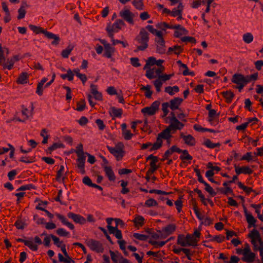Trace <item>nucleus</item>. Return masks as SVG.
<instances>
[{
  "mask_svg": "<svg viewBox=\"0 0 263 263\" xmlns=\"http://www.w3.org/2000/svg\"><path fill=\"white\" fill-rule=\"evenodd\" d=\"M135 41L139 44L135 51H143L148 47L149 34L144 28H141L139 34L136 37Z\"/></svg>",
  "mask_w": 263,
  "mask_h": 263,
  "instance_id": "1",
  "label": "nucleus"
},
{
  "mask_svg": "<svg viewBox=\"0 0 263 263\" xmlns=\"http://www.w3.org/2000/svg\"><path fill=\"white\" fill-rule=\"evenodd\" d=\"M30 29L34 32L38 34L39 33H43L48 39H53V41L52 42V44L54 45H57L59 43L60 37L52 33L48 32L47 30L43 29L40 27H37L33 25H30L29 26Z\"/></svg>",
  "mask_w": 263,
  "mask_h": 263,
  "instance_id": "2",
  "label": "nucleus"
},
{
  "mask_svg": "<svg viewBox=\"0 0 263 263\" xmlns=\"http://www.w3.org/2000/svg\"><path fill=\"white\" fill-rule=\"evenodd\" d=\"M107 147L109 152L116 157L118 160H119V156H120L121 158L123 157L124 152L123 151L124 145L122 142L118 143L115 147H111L108 146Z\"/></svg>",
  "mask_w": 263,
  "mask_h": 263,
  "instance_id": "3",
  "label": "nucleus"
},
{
  "mask_svg": "<svg viewBox=\"0 0 263 263\" xmlns=\"http://www.w3.org/2000/svg\"><path fill=\"white\" fill-rule=\"evenodd\" d=\"M160 102L159 101L154 102L150 106L146 107L141 109V112L148 116L154 115L159 109Z\"/></svg>",
  "mask_w": 263,
  "mask_h": 263,
  "instance_id": "4",
  "label": "nucleus"
},
{
  "mask_svg": "<svg viewBox=\"0 0 263 263\" xmlns=\"http://www.w3.org/2000/svg\"><path fill=\"white\" fill-rule=\"evenodd\" d=\"M86 244L91 250L97 253H102L104 250L102 244L100 241L95 239H91L87 240Z\"/></svg>",
  "mask_w": 263,
  "mask_h": 263,
  "instance_id": "5",
  "label": "nucleus"
},
{
  "mask_svg": "<svg viewBox=\"0 0 263 263\" xmlns=\"http://www.w3.org/2000/svg\"><path fill=\"white\" fill-rule=\"evenodd\" d=\"M120 16L124 20L128 22L130 24H134L133 18L135 14L133 13L129 9H125L120 12Z\"/></svg>",
  "mask_w": 263,
  "mask_h": 263,
  "instance_id": "6",
  "label": "nucleus"
},
{
  "mask_svg": "<svg viewBox=\"0 0 263 263\" xmlns=\"http://www.w3.org/2000/svg\"><path fill=\"white\" fill-rule=\"evenodd\" d=\"M109 253L113 263H119V262L120 263H123V260L126 259L124 258L118 251L115 252L111 250H109Z\"/></svg>",
  "mask_w": 263,
  "mask_h": 263,
  "instance_id": "7",
  "label": "nucleus"
},
{
  "mask_svg": "<svg viewBox=\"0 0 263 263\" xmlns=\"http://www.w3.org/2000/svg\"><path fill=\"white\" fill-rule=\"evenodd\" d=\"M67 216L71 218L75 222L81 224H83L86 222V219L82 216L74 214L73 213H69Z\"/></svg>",
  "mask_w": 263,
  "mask_h": 263,
  "instance_id": "8",
  "label": "nucleus"
},
{
  "mask_svg": "<svg viewBox=\"0 0 263 263\" xmlns=\"http://www.w3.org/2000/svg\"><path fill=\"white\" fill-rule=\"evenodd\" d=\"M183 101V99L180 98H175L173 99H172L170 101V107L172 110H174L175 109H180L179 108V105L181 104Z\"/></svg>",
  "mask_w": 263,
  "mask_h": 263,
  "instance_id": "9",
  "label": "nucleus"
},
{
  "mask_svg": "<svg viewBox=\"0 0 263 263\" xmlns=\"http://www.w3.org/2000/svg\"><path fill=\"white\" fill-rule=\"evenodd\" d=\"M85 160V156H78V159H77V167L80 170V172L82 174H85V171L84 169Z\"/></svg>",
  "mask_w": 263,
  "mask_h": 263,
  "instance_id": "10",
  "label": "nucleus"
},
{
  "mask_svg": "<svg viewBox=\"0 0 263 263\" xmlns=\"http://www.w3.org/2000/svg\"><path fill=\"white\" fill-rule=\"evenodd\" d=\"M108 230L110 234L115 235L116 237L118 239H121L122 238V234L121 231L119 230L117 226L112 227L109 226L107 227Z\"/></svg>",
  "mask_w": 263,
  "mask_h": 263,
  "instance_id": "11",
  "label": "nucleus"
},
{
  "mask_svg": "<svg viewBox=\"0 0 263 263\" xmlns=\"http://www.w3.org/2000/svg\"><path fill=\"white\" fill-rule=\"evenodd\" d=\"M102 166L104 168V171L105 173V174L108 177L109 180L111 181H114L116 179V177L111 167L106 165H102Z\"/></svg>",
  "mask_w": 263,
  "mask_h": 263,
  "instance_id": "12",
  "label": "nucleus"
},
{
  "mask_svg": "<svg viewBox=\"0 0 263 263\" xmlns=\"http://www.w3.org/2000/svg\"><path fill=\"white\" fill-rule=\"evenodd\" d=\"M235 172L237 175H239L241 173L246 174H251L253 172V171L249 166H243L239 167L235 164L234 165Z\"/></svg>",
  "mask_w": 263,
  "mask_h": 263,
  "instance_id": "13",
  "label": "nucleus"
},
{
  "mask_svg": "<svg viewBox=\"0 0 263 263\" xmlns=\"http://www.w3.org/2000/svg\"><path fill=\"white\" fill-rule=\"evenodd\" d=\"M256 255L255 254L250 252L249 253H243V256L241 257V260L247 263H251L255 260Z\"/></svg>",
  "mask_w": 263,
  "mask_h": 263,
  "instance_id": "14",
  "label": "nucleus"
},
{
  "mask_svg": "<svg viewBox=\"0 0 263 263\" xmlns=\"http://www.w3.org/2000/svg\"><path fill=\"white\" fill-rule=\"evenodd\" d=\"M176 230V226L174 224H170L166 227L163 228L162 231L158 230L157 232L161 233L162 232H164L166 235L171 234Z\"/></svg>",
  "mask_w": 263,
  "mask_h": 263,
  "instance_id": "15",
  "label": "nucleus"
},
{
  "mask_svg": "<svg viewBox=\"0 0 263 263\" xmlns=\"http://www.w3.org/2000/svg\"><path fill=\"white\" fill-rule=\"evenodd\" d=\"M232 82L236 84L245 83L244 76L242 74L235 73L232 77Z\"/></svg>",
  "mask_w": 263,
  "mask_h": 263,
  "instance_id": "16",
  "label": "nucleus"
},
{
  "mask_svg": "<svg viewBox=\"0 0 263 263\" xmlns=\"http://www.w3.org/2000/svg\"><path fill=\"white\" fill-rule=\"evenodd\" d=\"M124 22L121 19L117 20L115 23L111 26V29L114 30L115 32H117L118 29H121L122 26H125Z\"/></svg>",
  "mask_w": 263,
  "mask_h": 263,
  "instance_id": "17",
  "label": "nucleus"
},
{
  "mask_svg": "<svg viewBox=\"0 0 263 263\" xmlns=\"http://www.w3.org/2000/svg\"><path fill=\"white\" fill-rule=\"evenodd\" d=\"M91 92L93 94L94 98L97 100H102V96L101 92H99L97 89V86L94 84L90 85Z\"/></svg>",
  "mask_w": 263,
  "mask_h": 263,
  "instance_id": "18",
  "label": "nucleus"
},
{
  "mask_svg": "<svg viewBox=\"0 0 263 263\" xmlns=\"http://www.w3.org/2000/svg\"><path fill=\"white\" fill-rule=\"evenodd\" d=\"M171 129L168 126L161 133H159V135H160L163 139L168 140L172 137V135H171Z\"/></svg>",
  "mask_w": 263,
  "mask_h": 263,
  "instance_id": "19",
  "label": "nucleus"
},
{
  "mask_svg": "<svg viewBox=\"0 0 263 263\" xmlns=\"http://www.w3.org/2000/svg\"><path fill=\"white\" fill-rule=\"evenodd\" d=\"M246 220L248 223V228H250L252 227H256L255 223L256 222V220L255 218L251 214L249 215H247L246 216Z\"/></svg>",
  "mask_w": 263,
  "mask_h": 263,
  "instance_id": "20",
  "label": "nucleus"
},
{
  "mask_svg": "<svg viewBox=\"0 0 263 263\" xmlns=\"http://www.w3.org/2000/svg\"><path fill=\"white\" fill-rule=\"evenodd\" d=\"M223 97L226 99V101L227 103H229L231 102L233 98L234 97V94L231 91H226L221 92Z\"/></svg>",
  "mask_w": 263,
  "mask_h": 263,
  "instance_id": "21",
  "label": "nucleus"
},
{
  "mask_svg": "<svg viewBox=\"0 0 263 263\" xmlns=\"http://www.w3.org/2000/svg\"><path fill=\"white\" fill-rule=\"evenodd\" d=\"M115 51V48L112 47L110 45H108L104 47V56L110 58L111 57V54Z\"/></svg>",
  "mask_w": 263,
  "mask_h": 263,
  "instance_id": "22",
  "label": "nucleus"
},
{
  "mask_svg": "<svg viewBox=\"0 0 263 263\" xmlns=\"http://www.w3.org/2000/svg\"><path fill=\"white\" fill-rule=\"evenodd\" d=\"M177 244L182 247L190 246L191 245V243H188L186 242L185 237H184L183 235L181 234L178 236Z\"/></svg>",
  "mask_w": 263,
  "mask_h": 263,
  "instance_id": "23",
  "label": "nucleus"
},
{
  "mask_svg": "<svg viewBox=\"0 0 263 263\" xmlns=\"http://www.w3.org/2000/svg\"><path fill=\"white\" fill-rule=\"evenodd\" d=\"M28 74L27 72H22L17 78L16 82L18 84H25L27 83V79L28 78Z\"/></svg>",
  "mask_w": 263,
  "mask_h": 263,
  "instance_id": "24",
  "label": "nucleus"
},
{
  "mask_svg": "<svg viewBox=\"0 0 263 263\" xmlns=\"http://www.w3.org/2000/svg\"><path fill=\"white\" fill-rule=\"evenodd\" d=\"M27 6V5L26 2L22 3V5L21 6V7L18 10V15L17 16V19L21 20L25 17L26 14L25 7Z\"/></svg>",
  "mask_w": 263,
  "mask_h": 263,
  "instance_id": "25",
  "label": "nucleus"
},
{
  "mask_svg": "<svg viewBox=\"0 0 263 263\" xmlns=\"http://www.w3.org/2000/svg\"><path fill=\"white\" fill-rule=\"evenodd\" d=\"M184 138V141L186 144L190 146H194L195 145V139L191 135H188Z\"/></svg>",
  "mask_w": 263,
  "mask_h": 263,
  "instance_id": "26",
  "label": "nucleus"
},
{
  "mask_svg": "<svg viewBox=\"0 0 263 263\" xmlns=\"http://www.w3.org/2000/svg\"><path fill=\"white\" fill-rule=\"evenodd\" d=\"M260 235L259 232L257 230L254 229L248 234V237L251 239V241H256V239L259 238V236Z\"/></svg>",
  "mask_w": 263,
  "mask_h": 263,
  "instance_id": "27",
  "label": "nucleus"
},
{
  "mask_svg": "<svg viewBox=\"0 0 263 263\" xmlns=\"http://www.w3.org/2000/svg\"><path fill=\"white\" fill-rule=\"evenodd\" d=\"M185 240L187 243H191V246H197L198 240L196 238H194L193 236L190 234L186 235Z\"/></svg>",
  "mask_w": 263,
  "mask_h": 263,
  "instance_id": "28",
  "label": "nucleus"
},
{
  "mask_svg": "<svg viewBox=\"0 0 263 263\" xmlns=\"http://www.w3.org/2000/svg\"><path fill=\"white\" fill-rule=\"evenodd\" d=\"M172 51H174L175 54L179 55L182 51V49L181 46L175 45L168 48L167 54H170Z\"/></svg>",
  "mask_w": 263,
  "mask_h": 263,
  "instance_id": "29",
  "label": "nucleus"
},
{
  "mask_svg": "<svg viewBox=\"0 0 263 263\" xmlns=\"http://www.w3.org/2000/svg\"><path fill=\"white\" fill-rule=\"evenodd\" d=\"M74 74L73 71L70 69L67 70V73L62 74L61 75V77L62 79L64 80L67 79L68 81H71L73 79Z\"/></svg>",
  "mask_w": 263,
  "mask_h": 263,
  "instance_id": "30",
  "label": "nucleus"
},
{
  "mask_svg": "<svg viewBox=\"0 0 263 263\" xmlns=\"http://www.w3.org/2000/svg\"><path fill=\"white\" fill-rule=\"evenodd\" d=\"M258 78V73L256 72L251 75H247L246 77L244 76L245 84H247L251 81H256Z\"/></svg>",
  "mask_w": 263,
  "mask_h": 263,
  "instance_id": "31",
  "label": "nucleus"
},
{
  "mask_svg": "<svg viewBox=\"0 0 263 263\" xmlns=\"http://www.w3.org/2000/svg\"><path fill=\"white\" fill-rule=\"evenodd\" d=\"M181 153H182L183 155L180 156V159L181 160H191L193 159L192 156L189 155L188 151L186 149L182 150Z\"/></svg>",
  "mask_w": 263,
  "mask_h": 263,
  "instance_id": "32",
  "label": "nucleus"
},
{
  "mask_svg": "<svg viewBox=\"0 0 263 263\" xmlns=\"http://www.w3.org/2000/svg\"><path fill=\"white\" fill-rule=\"evenodd\" d=\"M151 86L149 85H147L145 86H142V87L141 88V90H146L145 96L147 98H151L153 93V91L151 90Z\"/></svg>",
  "mask_w": 263,
  "mask_h": 263,
  "instance_id": "33",
  "label": "nucleus"
},
{
  "mask_svg": "<svg viewBox=\"0 0 263 263\" xmlns=\"http://www.w3.org/2000/svg\"><path fill=\"white\" fill-rule=\"evenodd\" d=\"M144 220V219L142 216L137 215L133 220V222H134L136 227H137L138 225L141 227L143 224Z\"/></svg>",
  "mask_w": 263,
  "mask_h": 263,
  "instance_id": "34",
  "label": "nucleus"
},
{
  "mask_svg": "<svg viewBox=\"0 0 263 263\" xmlns=\"http://www.w3.org/2000/svg\"><path fill=\"white\" fill-rule=\"evenodd\" d=\"M73 48V46L72 45H69L67 48L63 50L61 52V55L64 58H67Z\"/></svg>",
  "mask_w": 263,
  "mask_h": 263,
  "instance_id": "35",
  "label": "nucleus"
},
{
  "mask_svg": "<svg viewBox=\"0 0 263 263\" xmlns=\"http://www.w3.org/2000/svg\"><path fill=\"white\" fill-rule=\"evenodd\" d=\"M243 41L247 44L251 43L253 40V36L251 33H246L243 35Z\"/></svg>",
  "mask_w": 263,
  "mask_h": 263,
  "instance_id": "36",
  "label": "nucleus"
},
{
  "mask_svg": "<svg viewBox=\"0 0 263 263\" xmlns=\"http://www.w3.org/2000/svg\"><path fill=\"white\" fill-rule=\"evenodd\" d=\"M77 154V156H85V153L83 150V146L82 143L79 144L76 147V149L74 151Z\"/></svg>",
  "mask_w": 263,
  "mask_h": 263,
  "instance_id": "37",
  "label": "nucleus"
},
{
  "mask_svg": "<svg viewBox=\"0 0 263 263\" xmlns=\"http://www.w3.org/2000/svg\"><path fill=\"white\" fill-rule=\"evenodd\" d=\"M158 161V160H154L150 162L151 167L148 170V173H154L159 168V166L156 164Z\"/></svg>",
  "mask_w": 263,
  "mask_h": 263,
  "instance_id": "38",
  "label": "nucleus"
},
{
  "mask_svg": "<svg viewBox=\"0 0 263 263\" xmlns=\"http://www.w3.org/2000/svg\"><path fill=\"white\" fill-rule=\"evenodd\" d=\"M133 5L138 10H142L143 9L142 0H134L133 2Z\"/></svg>",
  "mask_w": 263,
  "mask_h": 263,
  "instance_id": "39",
  "label": "nucleus"
},
{
  "mask_svg": "<svg viewBox=\"0 0 263 263\" xmlns=\"http://www.w3.org/2000/svg\"><path fill=\"white\" fill-rule=\"evenodd\" d=\"M237 184L238 186L242 189L247 194H249L251 192H254L251 187L246 186L241 182H238Z\"/></svg>",
  "mask_w": 263,
  "mask_h": 263,
  "instance_id": "40",
  "label": "nucleus"
},
{
  "mask_svg": "<svg viewBox=\"0 0 263 263\" xmlns=\"http://www.w3.org/2000/svg\"><path fill=\"white\" fill-rule=\"evenodd\" d=\"M112 114L115 117H121L122 114V109L121 108L117 109L115 107H111Z\"/></svg>",
  "mask_w": 263,
  "mask_h": 263,
  "instance_id": "41",
  "label": "nucleus"
},
{
  "mask_svg": "<svg viewBox=\"0 0 263 263\" xmlns=\"http://www.w3.org/2000/svg\"><path fill=\"white\" fill-rule=\"evenodd\" d=\"M157 205L158 202L153 198H149L145 202V205L147 207L156 206Z\"/></svg>",
  "mask_w": 263,
  "mask_h": 263,
  "instance_id": "42",
  "label": "nucleus"
},
{
  "mask_svg": "<svg viewBox=\"0 0 263 263\" xmlns=\"http://www.w3.org/2000/svg\"><path fill=\"white\" fill-rule=\"evenodd\" d=\"M188 33V31L184 28H181L179 30H176L174 32V36L176 37H179L181 35L183 34H187Z\"/></svg>",
  "mask_w": 263,
  "mask_h": 263,
  "instance_id": "43",
  "label": "nucleus"
},
{
  "mask_svg": "<svg viewBox=\"0 0 263 263\" xmlns=\"http://www.w3.org/2000/svg\"><path fill=\"white\" fill-rule=\"evenodd\" d=\"M133 236L136 239H137L140 240L145 241L149 237L148 235L141 234L137 233H135L133 234Z\"/></svg>",
  "mask_w": 263,
  "mask_h": 263,
  "instance_id": "44",
  "label": "nucleus"
},
{
  "mask_svg": "<svg viewBox=\"0 0 263 263\" xmlns=\"http://www.w3.org/2000/svg\"><path fill=\"white\" fill-rule=\"evenodd\" d=\"M179 122L180 121L178 120V119L175 120L173 121H171L168 127L171 129L172 130L175 131L177 130V128H176V127L177 128V127L178 126V125L179 124Z\"/></svg>",
  "mask_w": 263,
  "mask_h": 263,
  "instance_id": "45",
  "label": "nucleus"
},
{
  "mask_svg": "<svg viewBox=\"0 0 263 263\" xmlns=\"http://www.w3.org/2000/svg\"><path fill=\"white\" fill-rule=\"evenodd\" d=\"M216 190L224 195H228V193H230L233 195V190L230 187L227 186L225 189L223 188H217Z\"/></svg>",
  "mask_w": 263,
  "mask_h": 263,
  "instance_id": "46",
  "label": "nucleus"
},
{
  "mask_svg": "<svg viewBox=\"0 0 263 263\" xmlns=\"http://www.w3.org/2000/svg\"><path fill=\"white\" fill-rule=\"evenodd\" d=\"M170 106L169 103L168 102H165L162 103V110H163L164 112V115H163L162 117H165L166 116V115L168 114L169 110L168 109V107Z\"/></svg>",
  "mask_w": 263,
  "mask_h": 263,
  "instance_id": "47",
  "label": "nucleus"
},
{
  "mask_svg": "<svg viewBox=\"0 0 263 263\" xmlns=\"http://www.w3.org/2000/svg\"><path fill=\"white\" fill-rule=\"evenodd\" d=\"M204 185L205 186V190L207 191L212 196L216 195V193L214 191L212 187L206 182Z\"/></svg>",
  "mask_w": 263,
  "mask_h": 263,
  "instance_id": "48",
  "label": "nucleus"
},
{
  "mask_svg": "<svg viewBox=\"0 0 263 263\" xmlns=\"http://www.w3.org/2000/svg\"><path fill=\"white\" fill-rule=\"evenodd\" d=\"M25 246H27L31 250L33 251H36L38 249L37 246L36 245H34L33 242L30 240H27L25 242Z\"/></svg>",
  "mask_w": 263,
  "mask_h": 263,
  "instance_id": "49",
  "label": "nucleus"
},
{
  "mask_svg": "<svg viewBox=\"0 0 263 263\" xmlns=\"http://www.w3.org/2000/svg\"><path fill=\"white\" fill-rule=\"evenodd\" d=\"M78 107L77 108V110L79 111H83L86 106L85 101V100H82L81 101L77 103Z\"/></svg>",
  "mask_w": 263,
  "mask_h": 263,
  "instance_id": "50",
  "label": "nucleus"
},
{
  "mask_svg": "<svg viewBox=\"0 0 263 263\" xmlns=\"http://www.w3.org/2000/svg\"><path fill=\"white\" fill-rule=\"evenodd\" d=\"M50 236L54 242V244L56 245L57 247L60 248L61 246V244L63 242L60 241L58 237L53 234H50Z\"/></svg>",
  "mask_w": 263,
  "mask_h": 263,
  "instance_id": "51",
  "label": "nucleus"
},
{
  "mask_svg": "<svg viewBox=\"0 0 263 263\" xmlns=\"http://www.w3.org/2000/svg\"><path fill=\"white\" fill-rule=\"evenodd\" d=\"M174 75V73L170 74H163V75H159L158 76V79L161 81H163L164 82L166 81L167 80H169L170 78Z\"/></svg>",
  "mask_w": 263,
  "mask_h": 263,
  "instance_id": "52",
  "label": "nucleus"
},
{
  "mask_svg": "<svg viewBox=\"0 0 263 263\" xmlns=\"http://www.w3.org/2000/svg\"><path fill=\"white\" fill-rule=\"evenodd\" d=\"M181 41L185 42H190L193 43H196V40L195 37L192 36H184L181 38Z\"/></svg>",
  "mask_w": 263,
  "mask_h": 263,
  "instance_id": "53",
  "label": "nucleus"
},
{
  "mask_svg": "<svg viewBox=\"0 0 263 263\" xmlns=\"http://www.w3.org/2000/svg\"><path fill=\"white\" fill-rule=\"evenodd\" d=\"M131 64L135 67L140 66V64L139 62V59L138 58H131L130 59Z\"/></svg>",
  "mask_w": 263,
  "mask_h": 263,
  "instance_id": "54",
  "label": "nucleus"
},
{
  "mask_svg": "<svg viewBox=\"0 0 263 263\" xmlns=\"http://www.w3.org/2000/svg\"><path fill=\"white\" fill-rule=\"evenodd\" d=\"M154 85L156 88L157 91L160 92L161 91V87L162 85V82L159 79H157L154 81Z\"/></svg>",
  "mask_w": 263,
  "mask_h": 263,
  "instance_id": "55",
  "label": "nucleus"
},
{
  "mask_svg": "<svg viewBox=\"0 0 263 263\" xmlns=\"http://www.w3.org/2000/svg\"><path fill=\"white\" fill-rule=\"evenodd\" d=\"M35 189V187L31 184H27V185H23V186H21L20 187H19L17 191H25V190H31V189Z\"/></svg>",
  "mask_w": 263,
  "mask_h": 263,
  "instance_id": "56",
  "label": "nucleus"
},
{
  "mask_svg": "<svg viewBox=\"0 0 263 263\" xmlns=\"http://www.w3.org/2000/svg\"><path fill=\"white\" fill-rule=\"evenodd\" d=\"M25 223L22 222L21 220L18 219L15 223L14 225L18 229L23 230L24 229Z\"/></svg>",
  "mask_w": 263,
  "mask_h": 263,
  "instance_id": "57",
  "label": "nucleus"
},
{
  "mask_svg": "<svg viewBox=\"0 0 263 263\" xmlns=\"http://www.w3.org/2000/svg\"><path fill=\"white\" fill-rule=\"evenodd\" d=\"M106 30L107 31L108 33V35L109 37H110L111 39V40L114 39V32H115L114 30L111 29V25L110 24H108Z\"/></svg>",
  "mask_w": 263,
  "mask_h": 263,
  "instance_id": "58",
  "label": "nucleus"
},
{
  "mask_svg": "<svg viewBox=\"0 0 263 263\" xmlns=\"http://www.w3.org/2000/svg\"><path fill=\"white\" fill-rule=\"evenodd\" d=\"M181 197H179V199L175 202V204L176 206L177 210L178 212H180L181 208L182 206V202L181 200Z\"/></svg>",
  "mask_w": 263,
  "mask_h": 263,
  "instance_id": "59",
  "label": "nucleus"
},
{
  "mask_svg": "<svg viewBox=\"0 0 263 263\" xmlns=\"http://www.w3.org/2000/svg\"><path fill=\"white\" fill-rule=\"evenodd\" d=\"M123 135L124 139L126 140H130L133 136L129 130L123 132Z\"/></svg>",
  "mask_w": 263,
  "mask_h": 263,
  "instance_id": "60",
  "label": "nucleus"
},
{
  "mask_svg": "<svg viewBox=\"0 0 263 263\" xmlns=\"http://www.w3.org/2000/svg\"><path fill=\"white\" fill-rule=\"evenodd\" d=\"M157 52L160 54H163L165 52V44L164 45H157Z\"/></svg>",
  "mask_w": 263,
  "mask_h": 263,
  "instance_id": "61",
  "label": "nucleus"
},
{
  "mask_svg": "<svg viewBox=\"0 0 263 263\" xmlns=\"http://www.w3.org/2000/svg\"><path fill=\"white\" fill-rule=\"evenodd\" d=\"M154 72L153 69H149L146 70L145 76L149 79H152L156 77L154 75Z\"/></svg>",
  "mask_w": 263,
  "mask_h": 263,
  "instance_id": "62",
  "label": "nucleus"
},
{
  "mask_svg": "<svg viewBox=\"0 0 263 263\" xmlns=\"http://www.w3.org/2000/svg\"><path fill=\"white\" fill-rule=\"evenodd\" d=\"M239 260L238 257L233 255L231 256L230 261H224V263H238Z\"/></svg>",
  "mask_w": 263,
  "mask_h": 263,
  "instance_id": "63",
  "label": "nucleus"
},
{
  "mask_svg": "<svg viewBox=\"0 0 263 263\" xmlns=\"http://www.w3.org/2000/svg\"><path fill=\"white\" fill-rule=\"evenodd\" d=\"M57 233L60 236H67L68 232L65 231L63 228H59L56 231Z\"/></svg>",
  "mask_w": 263,
  "mask_h": 263,
  "instance_id": "64",
  "label": "nucleus"
}]
</instances>
